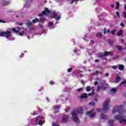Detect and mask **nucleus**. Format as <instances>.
<instances>
[{
	"label": "nucleus",
	"mask_w": 126,
	"mask_h": 126,
	"mask_svg": "<svg viewBox=\"0 0 126 126\" xmlns=\"http://www.w3.org/2000/svg\"><path fill=\"white\" fill-rule=\"evenodd\" d=\"M124 108L125 107L123 105L121 106L117 105L115 108H114L112 111L113 114H116V113H119V115H116L115 116V119L117 121H119L120 124H122V123L124 122V125L126 123V120L124 119V116H123V114H124Z\"/></svg>",
	"instance_id": "obj_1"
},
{
	"label": "nucleus",
	"mask_w": 126,
	"mask_h": 126,
	"mask_svg": "<svg viewBox=\"0 0 126 126\" xmlns=\"http://www.w3.org/2000/svg\"><path fill=\"white\" fill-rule=\"evenodd\" d=\"M83 112V109L82 108H78L75 111H73L71 112L72 117H73V121L76 122V124L79 123V120L77 118V113L82 114Z\"/></svg>",
	"instance_id": "obj_2"
},
{
	"label": "nucleus",
	"mask_w": 126,
	"mask_h": 126,
	"mask_svg": "<svg viewBox=\"0 0 126 126\" xmlns=\"http://www.w3.org/2000/svg\"><path fill=\"white\" fill-rule=\"evenodd\" d=\"M10 36H11V32L8 31L0 32V37H5L7 38H9Z\"/></svg>",
	"instance_id": "obj_3"
},
{
	"label": "nucleus",
	"mask_w": 126,
	"mask_h": 126,
	"mask_svg": "<svg viewBox=\"0 0 126 126\" xmlns=\"http://www.w3.org/2000/svg\"><path fill=\"white\" fill-rule=\"evenodd\" d=\"M47 13H48V14L51 13V11H50L49 10V8H48L47 7H45L44 9V10L42 11V13L39 14V16H40V17H42L44 15H46Z\"/></svg>",
	"instance_id": "obj_4"
},
{
	"label": "nucleus",
	"mask_w": 126,
	"mask_h": 126,
	"mask_svg": "<svg viewBox=\"0 0 126 126\" xmlns=\"http://www.w3.org/2000/svg\"><path fill=\"white\" fill-rule=\"evenodd\" d=\"M110 103V99L107 98L106 100H105L104 102V109L105 111H108L110 109V107H109V104Z\"/></svg>",
	"instance_id": "obj_5"
},
{
	"label": "nucleus",
	"mask_w": 126,
	"mask_h": 126,
	"mask_svg": "<svg viewBox=\"0 0 126 126\" xmlns=\"http://www.w3.org/2000/svg\"><path fill=\"white\" fill-rule=\"evenodd\" d=\"M108 87H109V86L107 84H101L100 90H102L103 91H106Z\"/></svg>",
	"instance_id": "obj_6"
},
{
	"label": "nucleus",
	"mask_w": 126,
	"mask_h": 126,
	"mask_svg": "<svg viewBox=\"0 0 126 126\" xmlns=\"http://www.w3.org/2000/svg\"><path fill=\"white\" fill-rule=\"evenodd\" d=\"M86 115H89L90 118H93L96 115V112L93 113V109L90 111H88L86 113Z\"/></svg>",
	"instance_id": "obj_7"
},
{
	"label": "nucleus",
	"mask_w": 126,
	"mask_h": 126,
	"mask_svg": "<svg viewBox=\"0 0 126 126\" xmlns=\"http://www.w3.org/2000/svg\"><path fill=\"white\" fill-rule=\"evenodd\" d=\"M37 122H38V120H36L35 124L36 125H39V126H43V124L45 123L44 120H39L38 123Z\"/></svg>",
	"instance_id": "obj_8"
},
{
	"label": "nucleus",
	"mask_w": 126,
	"mask_h": 126,
	"mask_svg": "<svg viewBox=\"0 0 126 126\" xmlns=\"http://www.w3.org/2000/svg\"><path fill=\"white\" fill-rule=\"evenodd\" d=\"M62 118H63L62 122L63 123H65V122H67V120H68V116H63Z\"/></svg>",
	"instance_id": "obj_9"
},
{
	"label": "nucleus",
	"mask_w": 126,
	"mask_h": 126,
	"mask_svg": "<svg viewBox=\"0 0 126 126\" xmlns=\"http://www.w3.org/2000/svg\"><path fill=\"white\" fill-rule=\"evenodd\" d=\"M108 55H110V56H113V54L112 52H108V51H105L103 53V56L104 57H107V56H108Z\"/></svg>",
	"instance_id": "obj_10"
},
{
	"label": "nucleus",
	"mask_w": 126,
	"mask_h": 126,
	"mask_svg": "<svg viewBox=\"0 0 126 126\" xmlns=\"http://www.w3.org/2000/svg\"><path fill=\"white\" fill-rule=\"evenodd\" d=\"M100 117L101 119H102V120H107V119H108V116L103 113L100 115Z\"/></svg>",
	"instance_id": "obj_11"
},
{
	"label": "nucleus",
	"mask_w": 126,
	"mask_h": 126,
	"mask_svg": "<svg viewBox=\"0 0 126 126\" xmlns=\"http://www.w3.org/2000/svg\"><path fill=\"white\" fill-rule=\"evenodd\" d=\"M36 121H38V120H39V121H44L45 120V118H44V116H38L36 117Z\"/></svg>",
	"instance_id": "obj_12"
},
{
	"label": "nucleus",
	"mask_w": 126,
	"mask_h": 126,
	"mask_svg": "<svg viewBox=\"0 0 126 126\" xmlns=\"http://www.w3.org/2000/svg\"><path fill=\"white\" fill-rule=\"evenodd\" d=\"M122 78L119 76H116V80L114 81L115 83H118V82H120V80H121Z\"/></svg>",
	"instance_id": "obj_13"
},
{
	"label": "nucleus",
	"mask_w": 126,
	"mask_h": 126,
	"mask_svg": "<svg viewBox=\"0 0 126 126\" xmlns=\"http://www.w3.org/2000/svg\"><path fill=\"white\" fill-rule=\"evenodd\" d=\"M26 25L27 26V27H31V25H32V23L31 21L27 20L26 23Z\"/></svg>",
	"instance_id": "obj_14"
},
{
	"label": "nucleus",
	"mask_w": 126,
	"mask_h": 126,
	"mask_svg": "<svg viewBox=\"0 0 126 126\" xmlns=\"http://www.w3.org/2000/svg\"><path fill=\"white\" fill-rule=\"evenodd\" d=\"M9 4V1H4L2 3V6H6Z\"/></svg>",
	"instance_id": "obj_15"
},
{
	"label": "nucleus",
	"mask_w": 126,
	"mask_h": 126,
	"mask_svg": "<svg viewBox=\"0 0 126 126\" xmlns=\"http://www.w3.org/2000/svg\"><path fill=\"white\" fill-rule=\"evenodd\" d=\"M103 35L102 34V33L101 32H97L96 34V37L97 38H102V36Z\"/></svg>",
	"instance_id": "obj_16"
},
{
	"label": "nucleus",
	"mask_w": 126,
	"mask_h": 126,
	"mask_svg": "<svg viewBox=\"0 0 126 126\" xmlns=\"http://www.w3.org/2000/svg\"><path fill=\"white\" fill-rule=\"evenodd\" d=\"M87 97V94L84 93L81 94V99H83V98H85V99H86Z\"/></svg>",
	"instance_id": "obj_17"
},
{
	"label": "nucleus",
	"mask_w": 126,
	"mask_h": 126,
	"mask_svg": "<svg viewBox=\"0 0 126 126\" xmlns=\"http://www.w3.org/2000/svg\"><path fill=\"white\" fill-rule=\"evenodd\" d=\"M119 69L120 70H123L125 68V66L123 64H119Z\"/></svg>",
	"instance_id": "obj_18"
},
{
	"label": "nucleus",
	"mask_w": 126,
	"mask_h": 126,
	"mask_svg": "<svg viewBox=\"0 0 126 126\" xmlns=\"http://www.w3.org/2000/svg\"><path fill=\"white\" fill-rule=\"evenodd\" d=\"M116 48L120 52L123 51V47L120 45H118V46H117Z\"/></svg>",
	"instance_id": "obj_19"
},
{
	"label": "nucleus",
	"mask_w": 126,
	"mask_h": 126,
	"mask_svg": "<svg viewBox=\"0 0 126 126\" xmlns=\"http://www.w3.org/2000/svg\"><path fill=\"white\" fill-rule=\"evenodd\" d=\"M122 84H124V87H126V80H124L123 82L120 83L119 84V86L122 85Z\"/></svg>",
	"instance_id": "obj_20"
},
{
	"label": "nucleus",
	"mask_w": 126,
	"mask_h": 126,
	"mask_svg": "<svg viewBox=\"0 0 126 126\" xmlns=\"http://www.w3.org/2000/svg\"><path fill=\"white\" fill-rule=\"evenodd\" d=\"M39 21V19L38 18H36L32 20V23H37Z\"/></svg>",
	"instance_id": "obj_21"
},
{
	"label": "nucleus",
	"mask_w": 126,
	"mask_h": 126,
	"mask_svg": "<svg viewBox=\"0 0 126 126\" xmlns=\"http://www.w3.org/2000/svg\"><path fill=\"white\" fill-rule=\"evenodd\" d=\"M123 32V31H120L116 33L117 36H121V35H123V32Z\"/></svg>",
	"instance_id": "obj_22"
},
{
	"label": "nucleus",
	"mask_w": 126,
	"mask_h": 126,
	"mask_svg": "<svg viewBox=\"0 0 126 126\" xmlns=\"http://www.w3.org/2000/svg\"><path fill=\"white\" fill-rule=\"evenodd\" d=\"M52 15L53 16V17H52L51 18H56V17H57V16H58V14L56 12H54L52 13Z\"/></svg>",
	"instance_id": "obj_23"
},
{
	"label": "nucleus",
	"mask_w": 126,
	"mask_h": 126,
	"mask_svg": "<svg viewBox=\"0 0 126 126\" xmlns=\"http://www.w3.org/2000/svg\"><path fill=\"white\" fill-rule=\"evenodd\" d=\"M109 125H110V126H113V125L114 124V121L112 119H110L109 121Z\"/></svg>",
	"instance_id": "obj_24"
},
{
	"label": "nucleus",
	"mask_w": 126,
	"mask_h": 126,
	"mask_svg": "<svg viewBox=\"0 0 126 126\" xmlns=\"http://www.w3.org/2000/svg\"><path fill=\"white\" fill-rule=\"evenodd\" d=\"M108 43H109L110 45H114V43H115V41L114 40H112V39H109Z\"/></svg>",
	"instance_id": "obj_25"
},
{
	"label": "nucleus",
	"mask_w": 126,
	"mask_h": 126,
	"mask_svg": "<svg viewBox=\"0 0 126 126\" xmlns=\"http://www.w3.org/2000/svg\"><path fill=\"white\" fill-rule=\"evenodd\" d=\"M61 16H58L57 17H56L55 20H56L57 21H59L61 19Z\"/></svg>",
	"instance_id": "obj_26"
},
{
	"label": "nucleus",
	"mask_w": 126,
	"mask_h": 126,
	"mask_svg": "<svg viewBox=\"0 0 126 126\" xmlns=\"http://www.w3.org/2000/svg\"><path fill=\"white\" fill-rule=\"evenodd\" d=\"M116 9H119L120 8V3L119 2H116Z\"/></svg>",
	"instance_id": "obj_27"
},
{
	"label": "nucleus",
	"mask_w": 126,
	"mask_h": 126,
	"mask_svg": "<svg viewBox=\"0 0 126 126\" xmlns=\"http://www.w3.org/2000/svg\"><path fill=\"white\" fill-rule=\"evenodd\" d=\"M88 96H92L94 95V91L93 90V92L88 94Z\"/></svg>",
	"instance_id": "obj_28"
},
{
	"label": "nucleus",
	"mask_w": 126,
	"mask_h": 126,
	"mask_svg": "<svg viewBox=\"0 0 126 126\" xmlns=\"http://www.w3.org/2000/svg\"><path fill=\"white\" fill-rule=\"evenodd\" d=\"M45 20H46L45 18H41L39 20H38V21H39V22H44Z\"/></svg>",
	"instance_id": "obj_29"
},
{
	"label": "nucleus",
	"mask_w": 126,
	"mask_h": 126,
	"mask_svg": "<svg viewBox=\"0 0 126 126\" xmlns=\"http://www.w3.org/2000/svg\"><path fill=\"white\" fill-rule=\"evenodd\" d=\"M117 31L116 30H113L112 31H110V34H112V35H115V32Z\"/></svg>",
	"instance_id": "obj_30"
},
{
	"label": "nucleus",
	"mask_w": 126,
	"mask_h": 126,
	"mask_svg": "<svg viewBox=\"0 0 126 126\" xmlns=\"http://www.w3.org/2000/svg\"><path fill=\"white\" fill-rule=\"evenodd\" d=\"M100 89H101V86H98L96 90V92H99V91H100Z\"/></svg>",
	"instance_id": "obj_31"
},
{
	"label": "nucleus",
	"mask_w": 126,
	"mask_h": 126,
	"mask_svg": "<svg viewBox=\"0 0 126 126\" xmlns=\"http://www.w3.org/2000/svg\"><path fill=\"white\" fill-rule=\"evenodd\" d=\"M53 25H54V23L50 22L48 23V26L49 27H51V26H53Z\"/></svg>",
	"instance_id": "obj_32"
},
{
	"label": "nucleus",
	"mask_w": 126,
	"mask_h": 126,
	"mask_svg": "<svg viewBox=\"0 0 126 126\" xmlns=\"http://www.w3.org/2000/svg\"><path fill=\"white\" fill-rule=\"evenodd\" d=\"M86 91H87L88 92H89L90 91V90H91V89H90V86H87V87H86Z\"/></svg>",
	"instance_id": "obj_33"
},
{
	"label": "nucleus",
	"mask_w": 126,
	"mask_h": 126,
	"mask_svg": "<svg viewBox=\"0 0 126 126\" xmlns=\"http://www.w3.org/2000/svg\"><path fill=\"white\" fill-rule=\"evenodd\" d=\"M96 111H97V112H99V113H102V112H103V109L98 108L97 109H96Z\"/></svg>",
	"instance_id": "obj_34"
},
{
	"label": "nucleus",
	"mask_w": 126,
	"mask_h": 126,
	"mask_svg": "<svg viewBox=\"0 0 126 126\" xmlns=\"http://www.w3.org/2000/svg\"><path fill=\"white\" fill-rule=\"evenodd\" d=\"M89 105H91V106H95V102H91L89 103Z\"/></svg>",
	"instance_id": "obj_35"
},
{
	"label": "nucleus",
	"mask_w": 126,
	"mask_h": 126,
	"mask_svg": "<svg viewBox=\"0 0 126 126\" xmlns=\"http://www.w3.org/2000/svg\"><path fill=\"white\" fill-rule=\"evenodd\" d=\"M83 89L82 88H79L78 89H77L76 91L77 92H81V91H82Z\"/></svg>",
	"instance_id": "obj_36"
},
{
	"label": "nucleus",
	"mask_w": 126,
	"mask_h": 126,
	"mask_svg": "<svg viewBox=\"0 0 126 126\" xmlns=\"http://www.w3.org/2000/svg\"><path fill=\"white\" fill-rule=\"evenodd\" d=\"M111 91H112V92L116 93V92H117V89L113 88L111 90Z\"/></svg>",
	"instance_id": "obj_37"
},
{
	"label": "nucleus",
	"mask_w": 126,
	"mask_h": 126,
	"mask_svg": "<svg viewBox=\"0 0 126 126\" xmlns=\"http://www.w3.org/2000/svg\"><path fill=\"white\" fill-rule=\"evenodd\" d=\"M71 71H72V68L70 67L67 69V72L69 73L71 72Z\"/></svg>",
	"instance_id": "obj_38"
},
{
	"label": "nucleus",
	"mask_w": 126,
	"mask_h": 126,
	"mask_svg": "<svg viewBox=\"0 0 126 126\" xmlns=\"http://www.w3.org/2000/svg\"><path fill=\"white\" fill-rule=\"evenodd\" d=\"M60 108H61V105H58L55 107V110H58V109H60Z\"/></svg>",
	"instance_id": "obj_39"
},
{
	"label": "nucleus",
	"mask_w": 126,
	"mask_h": 126,
	"mask_svg": "<svg viewBox=\"0 0 126 126\" xmlns=\"http://www.w3.org/2000/svg\"><path fill=\"white\" fill-rule=\"evenodd\" d=\"M117 59H119V55H116L115 57H113V60H117Z\"/></svg>",
	"instance_id": "obj_40"
},
{
	"label": "nucleus",
	"mask_w": 126,
	"mask_h": 126,
	"mask_svg": "<svg viewBox=\"0 0 126 126\" xmlns=\"http://www.w3.org/2000/svg\"><path fill=\"white\" fill-rule=\"evenodd\" d=\"M38 114V112L37 111H35L34 112L32 113V116H35V115H37Z\"/></svg>",
	"instance_id": "obj_41"
},
{
	"label": "nucleus",
	"mask_w": 126,
	"mask_h": 126,
	"mask_svg": "<svg viewBox=\"0 0 126 126\" xmlns=\"http://www.w3.org/2000/svg\"><path fill=\"white\" fill-rule=\"evenodd\" d=\"M81 83L82 84V85H84V84L85 83V82L83 80H81Z\"/></svg>",
	"instance_id": "obj_42"
},
{
	"label": "nucleus",
	"mask_w": 126,
	"mask_h": 126,
	"mask_svg": "<svg viewBox=\"0 0 126 126\" xmlns=\"http://www.w3.org/2000/svg\"><path fill=\"white\" fill-rule=\"evenodd\" d=\"M52 126H59V124L58 123H53Z\"/></svg>",
	"instance_id": "obj_43"
},
{
	"label": "nucleus",
	"mask_w": 126,
	"mask_h": 126,
	"mask_svg": "<svg viewBox=\"0 0 126 126\" xmlns=\"http://www.w3.org/2000/svg\"><path fill=\"white\" fill-rule=\"evenodd\" d=\"M54 81H51L50 82H49V84H50V85H54Z\"/></svg>",
	"instance_id": "obj_44"
},
{
	"label": "nucleus",
	"mask_w": 126,
	"mask_h": 126,
	"mask_svg": "<svg viewBox=\"0 0 126 126\" xmlns=\"http://www.w3.org/2000/svg\"><path fill=\"white\" fill-rule=\"evenodd\" d=\"M23 34H24V32H19V34L20 35V36H22Z\"/></svg>",
	"instance_id": "obj_45"
},
{
	"label": "nucleus",
	"mask_w": 126,
	"mask_h": 126,
	"mask_svg": "<svg viewBox=\"0 0 126 126\" xmlns=\"http://www.w3.org/2000/svg\"><path fill=\"white\" fill-rule=\"evenodd\" d=\"M116 14H117V15H118V17H120L121 15L120 14V12H116Z\"/></svg>",
	"instance_id": "obj_46"
},
{
	"label": "nucleus",
	"mask_w": 126,
	"mask_h": 126,
	"mask_svg": "<svg viewBox=\"0 0 126 126\" xmlns=\"http://www.w3.org/2000/svg\"><path fill=\"white\" fill-rule=\"evenodd\" d=\"M38 112H39V113H42V112H43V109H42L41 108H39Z\"/></svg>",
	"instance_id": "obj_47"
},
{
	"label": "nucleus",
	"mask_w": 126,
	"mask_h": 126,
	"mask_svg": "<svg viewBox=\"0 0 126 126\" xmlns=\"http://www.w3.org/2000/svg\"><path fill=\"white\" fill-rule=\"evenodd\" d=\"M69 110H70V108H68L65 110V112H67L69 111Z\"/></svg>",
	"instance_id": "obj_48"
},
{
	"label": "nucleus",
	"mask_w": 126,
	"mask_h": 126,
	"mask_svg": "<svg viewBox=\"0 0 126 126\" xmlns=\"http://www.w3.org/2000/svg\"><path fill=\"white\" fill-rule=\"evenodd\" d=\"M120 26H122V27H124L125 25H124V23H121L120 24Z\"/></svg>",
	"instance_id": "obj_49"
},
{
	"label": "nucleus",
	"mask_w": 126,
	"mask_h": 126,
	"mask_svg": "<svg viewBox=\"0 0 126 126\" xmlns=\"http://www.w3.org/2000/svg\"><path fill=\"white\" fill-rule=\"evenodd\" d=\"M98 73H99V71H96L94 73V74H98Z\"/></svg>",
	"instance_id": "obj_50"
},
{
	"label": "nucleus",
	"mask_w": 126,
	"mask_h": 126,
	"mask_svg": "<svg viewBox=\"0 0 126 126\" xmlns=\"http://www.w3.org/2000/svg\"><path fill=\"white\" fill-rule=\"evenodd\" d=\"M102 57H103V54H100V55H99L98 56V58H102Z\"/></svg>",
	"instance_id": "obj_51"
},
{
	"label": "nucleus",
	"mask_w": 126,
	"mask_h": 126,
	"mask_svg": "<svg viewBox=\"0 0 126 126\" xmlns=\"http://www.w3.org/2000/svg\"><path fill=\"white\" fill-rule=\"evenodd\" d=\"M124 17L125 18H126V12L124 13Z\"/></svg>",
	"instance_id": "obj_52"
},
{
	"label": "nucleus",
	"mask_w": 126,
	"mask_h": 126,
	"mask_svg": "<svg viewBox=\"0 0 126 126\" xmlns=\"http://www.w3.org/2000/svg\"><path fill=\"white\" fill-rule=\"evenodd\" d=\"M97 84H98V81H95L94 83V85H97Z\"/></svg>",
	"instance_id": "obj_53"
},
{
	"label": "nucleus",
	"mask_w": 126,
	"mask_h": 126,
	"mask_svg": "<svg viewBox=\"0 0 126 126\" xmlns=\"http://www.w3.org/2000/svg\"><path fill=\"white\" fill-rule=\"evenodd\" d=\"M25 7H30V4H29V5L26 4Z\"/></svg>",
	"instance_id": "obj_54"
},
{
	"label": "nucleus",
	"mask_w": 126,
	"mask_h": 126,
	"mask_svg": "<svg viewBox=\"0 0 126 126\" xmlns=\"http://www.w3.org/2000/svg\"><path fill=\"white\" fill-rule=\"evenodd\" d=\"M91 43H92L93 44H95V41H94V40H91Z\"/></svg>",
	"instance_id": "obj_55"
},
{
	"label": "nucleus",
	"mask_w": 126,
	"mask_h": 126,
	"mask_svg": "<svg viewBox=\"0 0 126 126\" xmlns=\"http://www.w3.org/2000/svg\"><path fill=\"white\" fill-rule=\"evenodd\" d=\"M0 22L1 23H4V21H3V20H1V19H0Z\"/></svg>",
	"instance_id": "obj_56"
},
{
	"label": "nucleus",
	"mask_w": 126,
	"mask_h": 126,
	"mask_svg": "<svg viewBox=\"0 0 126 126\" xmlns=\"http://www.w3.org/2000/svg\"><path fill=\"white\" fill-rule=\"evenodd\" d=\"M12 31H13V32H15L16 31L15 28L12 29Z\"/></svg>",
	"instance_id": "obj_57"
},
{
	"label": "nucleus",
	"mask_w": 126,
	"mask_h": 126,
	"mask_svg": "<svg viewBox=\"0 0 126 126\" xmlns=\"http://www.w3.org/2000/svg\"><path fill=\"white\" fill-rule=\"evenodd\" d=\"M106 32H107V33H111V31H110V30H107L106 31Z\"/></svg>",
	"instance_id": "obj_58"
},
{
	"label": "nucleus",
	"mask_w": 126,
	"mask_h": 126,
	"mask_svg": "<svg viewBox=\"0 0 126 126\" xmlns=\"http://www.w3.org/2000/svg\"><path fill=\"white\" fill-rule=\"evenodd\" d=\"M98 62H99L98 59H96L95 60V63H98Z\"/></svg>",
	"instance_id": "obj_59"
},
{
	"label": "nucleus",
	"mask_w": 126,
	"mask_h": 126,
	"mask_svg": "<svg viewBox=\"0 0 126 126\" xmlns=\"http://www.w3.org/2000/svg\"><path fill=\"white\" fill-rule=\"evenodd\" d=\"M103 34H106V29H104V31H103Z\"/></svg>",
	"instance_id": "obj_60"
},
{
	"label": "nucleus",
	"mask_w": 126,
	"mask_h": 126,
	"mask_svg": "<svg viewBox=\"0 0 126 126\" xmlns=\"http://www.w3.org/2000/svg\"><path fill=\"white\" fill-rule=\"evenodd\" d=\"M112 68H113V69H116V68H117V67H116V66H113L112 67Z\"/></svg>",
	"instance_id": "obj_61"
},
{
	"label": "nucleus",
	"mask_w": 126,
	"mask_h": 126,
	"mask_svg": "<svg viewBox=\"0 0 126 126\" xmlns=\"http://www.w3.org/2000/svg\"><path fill=\"white\" fill-rule=\"evenodd\" d=\"M109 73H106L105 76L108 77V76H109Z\"/></svg>",
	"instance_id": "obj_62"
},
{
	"label": "nucleus",
	"mask_w": 126,
	"mask_h": 126,
	"mask_svg": "<svg viewBox=\"0 0 126 126\" xmlns=\"http://www.w3.org/2000/svg\"><path fill=\"white\" fill-rule=\"evenodd\" d=\"M18 25L21 26V25H23V24H22L21 23H19Z\"/></svg>",
	"instance_id": "obj_63"
},
{
	"label": "nucleus",
	"mask_w": 126,
	"mask_h": 126,
	"mask_svg": "<svg viewBox=\"0 0 126 126\" xmlns=\"http://www.w3.org/2000/svg\"><path fill=\"white\" fill-rule=\"evenodd\" d=\"M39 27H40L41 28H43V26H42V25H39Z\"/></svg>",
	"instance_id": "obj_64"
}]
</instances>
